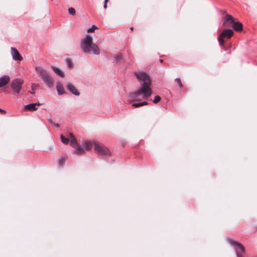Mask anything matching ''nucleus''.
I'll list each match as a JSON object with an SVG mask.
<instances>
[{"label":"nucleus","mask_w":257,"mask_h":257,"mask_svg":"<svg viewBox=\"0 0 257 257\" xmlns=\"http://www.w3.org/2000/svg\"><path fill=\"white\" fill-rule=\"evenodd\" d=\"M36 71L38 74H39V76H40L42 78L43 77V76H45L48 74L45 69L40 66L37 67L36 68Z\"/></svg>","instance_id":"obj_15"},{"label":"nucleus","mask_w":257,"mask_h":257,"mask_svg":"<svg viewBox=\"0 0 257 257\" xmlns=\"http://www.w3.org/2000/svg\"><path fill=\"white\" fill-rule=\"evenodd\" d=\"M97 29V27L95 25H93V26H92V27L91 28H89L87 30V32H92Z\"/></svg>","instance_id":"obj_22"},{"label":"nucleus","mask_w":257,"mask_h":257,"mask_svg":"<svg viewBox=\"0 0 257 257\" xmlns=\"http://www.w3.org/2000/svg\"><path fill=\"white\" fill-rule=\"evenodd\" d=\"M55 125L57 127H59V126L58 124H55Z\"/></svg>","instance_id":"obj_31"},{"label":"nucleus","mask_w":257,"mask_h":257,"mask_svg":"<svg viewBox=\"0 0 257 257\" xmlns=\"http://www.w3.org/2000/svg\"><path fill=\"white\" fill-rule=\"evenodd\" d=\"M116 62H117L121 59V57L120 55H117L116 56Z\"/></svg>","instance_id":"obj_27"},{"label":"nucleus","mask_w":257,"mask_h":257,"mask_svg":"<svg viewBox=\"0 0 257 257\" xmlns=\"http://www.w3.org/2000/svg\"><path fill=\"white\" fill-rule=\"evenodd\" d=\"M47 86L49 88H51L54 84V80L53 78L48 73L42 78Z\"/></svg>","instance_id":"obj_8"},{"label":"nucleus","mask_w":257,"mask_h":257,"mask_svg":"<svg viewBox=\"0 0 257 257\" xmlns=\"http://www.w3.org/2000/svg\"><path fill=\"white\" fill-rule=\"evenodd\" d=\"M70 138L71 139L70 145L75 149V153L77 154H80L84 153L85 150L89 151L92 147V144L91 142L85 141L83 144L82 147L80 146L72 133H70Z\"/></svg>","instance_id":"obj_3"},{"label":"nucleus","mask_w":257,"mask_h":257,"mask_svg":"<svg viewBox=\"0 0 257 257\" xmlns=\"http://www.w3.org/2000/svg\"><path fill=\"white\" fill-rule=\"evenodd\" d=\"M109 0H105L104 1V3H107V2Z\"/></svg>","instance_id":"obj_30"},{"label":"nucleus","mask_w":257,"mask_h":257,"mask_svg":"<svg viewBox=\"0 0 257 257\" xmlns=\"http://www.w3.org/2000/svg\"><path fill=\"white\" fill-rule=\"evenodd\" d=\"M232 27L236 31H241L242 30V25L240 22H235L234 21L232 24Z\"/></svg>","instance_id":"obj_14"},{"label":"nucleus","mask_w":257,"mask_h":257,"mask_svg":"<svg viewBox=\"0 0 257 257\" xmlns=\"http://www.w3.org/2000/svg\"><path fill=\"white\" fill-rule=\"evenodd\" d=\"M51 68L54 71V72L57 75H59L60 76L63 77L65 76L64 72L59 68L53 66H52Z\"/></svg>","instance_id":"obj_16"},{"label":"nucleus","mask_w":257,"mask_h":257,"mask_svg":"<svg viewBox=\"0 0 257 257\" xmlns=\"http://www.w3.org/2000/svg\"><path fill=\"white\" fill-rule=\"evenodd\" d=\"M67 88L69 90V91L73 94L76 96H79L80 95L79 91L72 83H68L67 84Z\"/></svg>","instance_id":"obj_11"},{"label":"nucleus","mask_w":257,"mask_h":257,"mask_svg":"<svg viewBox=\"0 0 257 257\" xmlns=\"http://www.w3.org/2000/svg\"><path fill=\"white\" fill-rule=\"evenodd\" d=\"M0 112H2L3 114H5L6 113V111L0 108Z\"/></svg>","instance_id":"obj_28"},{"label":"nucleus","mask_w":257,"mask_h":257,"mask_svg":"<svg viewBox=\"0 0 257 257\" xmlns=\"http://www.w3.org/2000/svg\"><path fill=\"white\" fill-rule=\"evenodd\" d=\"M147 104L148 102L147 101H144L142 102L134 103L132 104V106L137 108L144 105H146Z\"/></svg>","instance_id":"obj_19"},{"label":"nucleus","mask_w":257,"mask_h":257,"mask_svg":"<svg viewBox=\"0 0 257 257\" xmlns=\"http://www.w3.org/2000/svg\"><path fill=\"white\" fill-rule=\"evenodd\" d=\"M234 22V20L233 17L231 15L227 14L224 18L223 26L224 27H229L230 24H232Z\"/></svg>","instance_id":"obj_10"},{"label":"nucleus","mask_w":257,"mask_h":257,"mask_svg":"<svg viewBox=\"0 0 257 257\" xmlns=\"http://www.w3.org/2000/svg\"><path fill=\"white\" fill-rule=\"evenodd\" d=\"M93 144L94 149L98 155L101 156H109L110 155L109 150L103 145L97 142H94Z\"/></svg>","instance_id":"obj_4"},{"label":"nucleus","mask_w":257,"mask_h":257,"mask_svg":"<svg viewBox=\"0 0 257 257\" xmlns=\"http://www.w3.org/2000/svg\"><path fill=\"white\" fill-rule=\"evenodd\" d=\"M228 240L230 244L234 247L237 257H243L242 254L245 252L244 247L234 239H229Z\"/></svg>","instance_id":"obj_5"},{"label":"nucleus","mask_w":257,"mask_h":257,"mask_svg":"<svg viewBox=\"0 0 257 257\" xmlns=\"http://www.w3.org/2000/svg\"><path fill=\"white\" fill-rule=\"evenodd\" d=\"M24 83L23 79L16 78L11 82V87L14 92L19 94L22 89V85Z\"/></svg>","instance_id":"obj_7"},{"label":"nucleus","mask_w":257,"mask_h":257,"mask_svg":"<svg viewBox=\"0 0 257 257\" xmlns=\"http://www.w3.org/2000/svg\"><path fill=\"white\" fill-rule=\"evenodd\" d=\"M40 103H31L25 105V108L26 109L29 111H34L37 109V106H40Z\"/></svg>","instance_id":"obj_13"},{"label":"nucleus","mask_w":257,"mask_h":257,"mask_svg":"<svg viewBox=\"0 0 257 257\" xmlns=\"http://www.w3.org/2000/svg\"><path fill=\"white\" fill-rule=\"evenodd\" d=\"M10 78L8 75H5L0 77V87L6 85L10 81Z\"/></svg>","instance_id":"obj_12"},{"label":"nucleus","mask_w":257,"mask_h":257,"mask_svg":"<svg viewBox=\"0 0 257 257\" xmlns=\"http://www.w3.org/2000/svg\"><path fill=\"white\" fill-rule=\"evenodd\" d=\"M37 86V84H33L32 85V91H31L30 93L32 94H34L35 93V91H34V90L35 89L36 87Z\"/></svg>","instance_id":"obj_25"},{"label":"nucleus","mask_w":257,"mask_h":257,"mask_svg":"<svg viewBox=\"0 0 257 257\" xmlns=\"http://www.w3.org/2000/svg\"><path fill=\"white\" fill-rule=\"evenodd\" d=\"M68 12H69V14L73 15V16L75 15L76 14L75 10L73 8H69L68 9Z\"/></svg>","instance_id":"obj_20"},{"label":"nucleus","mask_w":257,"mask_h":257,"mask_svg":"<svg viewBox=\"0 0 257 257\" xmlns=\"http://www.w3.org/2000/svg\"><path fill=\"white\" fill-rule=\"evenodd\" d=\"M161 100V97L160 96H156L154 98V99H153V101L154 103H158V102H159Z\"/></svg>","instance_id":"obj_21"},{"label":"nucleus","mask_w":257,"mask_h":257,"mask_svg":"<svg viewBox=\"0 0 257 257\" xmlns=\"http://www.w3.org/2000/svg\"><path fill=\"white\" fill-rule=\"evenodd\" d=\"M61 139L62 142L64 144H65V145L68 144L69 142V140H70V141L71 142V139L70 138V134H69V138L68 137L66 138L63 135H61Z\"/></svg>","instance_id":"obj_18"},{"label":"nucleus","mask_w":257,"mask_h":257,"mask_svg":"<svg viewBox=\"0 0 257 257\" xmlns=\"http://www.w3.org/2000/svg\"><path fill=\"white\" fill-rule=\"evenodd\" d=\"M58 164L59 166H62L63 164V159L62 158H60L58 161Z\"/></svg>","instance_id":"obj_26"},{"label":"nucleus","mask_w":257,"mask_h":257,"mask_svg":"<svg viewBox=\"0 0 257 257\" xmlns=\"http://www.w3.org/2000/svg\"><path fill=\"white\" fill-rule=\"evenodd\" d=\"M133 29H134V28H133V27H131V28H130V29H131V30H133Z\"/></svg>","instance_id":"obj_32"},{"label":"nucleus","mask_w":257,"mask_h":257,"mask_svg":"<svg viewBox=\"0 0 257 257\" xmlns=\"http://www.w3.org/2000/svg\"><path fill=\"white\" fill-rule=\"evenodd\" d=\"M11 54L14 60L18 61H21L23 60V57L16 48L11 47Z\"/></svg>","instance_id":"obj_9"},{"label":"nucleus","mask_w":257,"mask_h":257,"mask_svg":"<svg viewBox=\"0 0 257 257\" xmlns=\"http://www.w3.org/2000/svg\"><path fill=\"white\" fill-rule=\"evenodd\" d=\"M233 35V31L231 29H226L222 32L218 37V40L220 46H223L224 39H228Z\"/></svg>","instance_id":"obj_6"},{"label":"nucleus","mask_w":257,"mask_h":257,"mask_svg":"<svg viewBox=\"0 0 257 257\" xmlns=\"http://www.w3.org/2000/svg\"><path fill=\"white\" fill-rule=\"evenodd\" d=\"M103 8L104 9H106L107 8V5H106V3H104V6H103Z\"/></svg>","instance_id":"obj_29"},{"label":"nucleus","mask_w":257,"mask_h":257,"mask_svg":"<svg viewBox=\"0 0 257 257\" xmlns=\"http://www.w3.org/2000/svg\"><path fill=\"white\" fill-rule=\"evenodd\" d=\"M175 81L177 82V83L178 84L179 86L180 87H183V85L181 83V79L180 78H176L175 79Z\"/></svg>","instance_id":"obj_24"},{"label":"nucleus","mask_w":257,"mask_h":257,"mask_svg":"<svg viewBox=\"0 0 257 257\" xmlns=\"http://www.w3.org/2000/svg\"><path fill=\"white\" fill-rule=\"evenodd\" d=\"M66 64L68 67L71 68L73 65V63L70 60L67 59L66 60Z\"/></svg>","instance_id":"obj_23"},{"label":"nucleus","mask_w":257,"mask_h":257,"mask_svg":"<svg viewBox=\"0 0 257 257\" xmlns=\"http://www.w3.org/2000/svg\"><path fill=\"white\" fill-rule=\"evenodd\" d=\"M56 89L59 95H62L65 93L64 88L60 83H57Z\"/></svg>","instance_id":"obj_17"},{"label":"nucleus","mask_w":257,"mask_h":257,"mask_svg":"<svg viewBox=\"0 0 257 257\" xmlns=\"http://www.w3.org/2000/svg\"><path fill=\"white\" fill-rule=\"evenodd\" d=\"M141 87L137 91L129 94V97L133 101H140L150 97L152 94L151 87V80L149 74L144 71L135 72Z\"/></svg>","instance_id":"obj_1"},{"label":"nucleus","mask_w":257,"mask_h":257,"mask_svg":"<svg viewBox=\"0 0 257 257\" xmlns=\"http://www.w3.org/2000/svg\"><path fill=\"white\" fill-rule=\"evenodd\" d=\"M80 48L84 53L94 55H98L100 53L98 46L93 43L92 37L90 35H86L82 40Z\"/></svg>","instance_id":"obj_2"}]
</instances>
